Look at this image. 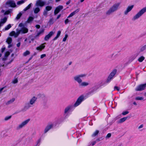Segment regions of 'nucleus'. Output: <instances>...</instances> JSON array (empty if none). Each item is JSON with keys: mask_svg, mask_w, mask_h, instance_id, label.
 Returning a JSON list of instances; mask_svg holds the SVG:
<instances>
[{"mask_svg": "<svg viewBox=\"0 0 146 146\" xmlns=\"http://www.w3.org/2000/svg\"><path fill=\"white\" fill-rule=\"evenodd\" d=\"M6 42L8 44H11L12 42V38L11 37H8L7 39Z\"/></svg>", "mask_w": 146, "mask_h": 146, "instance_id": "obj_25", "label": "nucleus"}, {"mask_svg": "<svg viewBox=\"0 0 146 146\" xmlns=\"http://www.w3.org/2000/svg\"><path fill=\"white\" fill-rule=\"evenodd\" d=\"M84 99V97L83 96H80L77 100L76 102L74 104V107H76L79 106L83 101Z\"/></svg>", "mask_w": 146, "mask_h": 146, "instance_id": "obj_6", "label": "nucleus"}, {"mask_svg": "<svg viewBox=\"0 0 146 146\" xmlns=\"http://www.w3.org/2000/svg\"><path fill=\"white\" fill-rule=\"evenodd\" d=\"M145 59V58L143 56H141L138 59V60L139 62H141Z\"/></svg>", "mask_w": 146, "mask_h": 146, "instance_id": "obj_31", "label": "nucleus"}, {"mask_svg": "<svg viewBox=\"0 0 146 146\" xmlns=\"http://www.w3.org/2000/svg\"><path fill=\"white\" fill-rule=\"evenodd\" d=\"M133 104H134V105H137V104L135 102H133Z\"/></svg>", "mask_w": 146, "mask_h": 146, "instance_id": "obj_58", "label": "nucleus"}, {"mask_svg": "<svg viewBox=\"0 0 146 146\" xmlns=\"http://www.w3.org/2000/svg\"><path fill=\"white\" fill-rule=\"evenodd\" d=\"M45 43H43L41 44L39 46L37 47L36 48V49L37 50L39 51H41L45 47Z\"/></svg>", "mask_w": 146, "mask_h": 146, "instance_id": "obj_17", "label": "nucleus"}, {"mask_svg": "<svg viewBox=\"0 0 146 146\" xmlns=\"http://www.w3.org/2000/svg\"><path fill=\"white\" fill-rule=\"evenodd\" d=\"M26 0H21L17 2V4L18 5H21L24 3Z\"/></svg>", "mask_w": 146, "mask_h": 146, "instance_id": "obj_34", "label": "nucleus"}, {"mask_svg": "<svg viewBox=\"0 0 146 146\" xmlns=\"http://www.w3.org/2000/svg\"><path fill=\"white\" fill-rule=\"evenodd\" d=\"M5 47H3V48H1V52H4V51H5Z\"/></svg>", "mask_w": 146, "mask_h": 146, "instance_id": "obj_50", "label": "nucleus"}, {"mask_svg": "<svg viewBox=\"0 0 146 146\" xmlns=\"http://www.w3.org/2000/svg\"><path fill=\"white\" fill-rule=\"evenodd\" d=\"M114 89L118 91L119 90V88L117 86H115L114 87Z\"/></svg>", "mask_w": 146, "mask_h": 146, "instance_id": "obj_49", "label": "nucleus"}, {"mask_svg": "<svg viewBox=\"0 0 146 146\" xmlns=\"http://www.w3.org/2000/svg\"><path fill=\"white\" fill-rule=\"evenodd\" d=\"M18 82V80L17 79H15L12 81V83L13 84H16Z\"/></svg>", "mask_w": 146, "mask_h": 146, "instance_id": "obj_41", "label": "nucleus"}, {"mask_svg": "<svg viewBox=\"0 0 146 146\" xmlns=\"http://www.w3.org/2000/svg\"><path fill=\"white\" fill-rule=\"evenodd\" d=\"M47 10H44V12H43V15H44L46 16L47 14Z\"/></svg>", "mask_w": 146, "mask_h": 146, "instance_id": "obj_44", "label": "nucleus"}, {"mask_svg": "<svg viewBox=\"0 0 146 146\" xmlns=\"http://www.w3.org/2000/svg\"><path fill=\"white\" fill-rule=\"evenodd\" d=\"M11 116L6 117H5L4 119L5 121L8 120H9V119H11Z\"/></svg>", "mask_w": 146, "mask_h": 146, "instance_id": "obj_38", "label": "nucleus"}, {"mask_svg": "<svg viewBox=\"0 0 146 146\" xmlns=\"http://www.w3.org/2000/svg\"><path fill=\"white\" fill-rule=\"evenodd\" d=\"M36 27L37 29H39L40 27V26L39 25H36Z\"/></svg>", "mask_w": 146, "mask_h": 146, "instance_id": "obj_52", "label": "nucleus"}, {"mask_svg": "<svg viewBox=\"0 0 146 146\" xmlns=\"http://www.w3.org/2000/svg\"><path fill=\"white\" fill-rule=\"evenodd\" d=\"M135 100H145L143 96H137L135 97Z\"/></svg>", "mask_w": 146, "mask_h": 146, "instance_id": "obj_23", "label": "nucleus"}, {"mask_svg": "<svg viewBox=\"0 0 146 146\" xmlns=\"http://www.w3.org/2000/svg\"><path fill=\"white\" fill-rule=\"evenodd\" d=\"M143 127V124H141L140 126H139L138 127V129H139L141 128H142Z\"/></svg>", "mask_w": 146, "mask_h": 146, "instance_id": "obj_48", "label": "nucleus"}, {"mask_svg": "<svg viewBox=\"0 0 146 146\" xmlns=\"http://www.w3.org/2000/svg\"><path fill=\"white\" fill-rule=\"evenodd\" d=\"M6 4L12 7H15L16 6L15 3L13 1L9 0L6 2Z\"/></svg>", "mask_w": 146, "mask_h": 146, "instance_id": "obj_14", "label": "nucleus"}, {"mask_svg": "<svg viewBox=\"0 0 146 146\" xmlns=\"http://www.w3.org/2000/svg\"><path fill=\"white\" fill-rule=\"evenodd\" d=\"M15 99L14 98H12L10 100L8 101L6 103V104L7 105H9L12 104L15 101Z\"/></svg>", "mask_w": 146, "mask_h": 146, "instance_id": "obj_22", "label": "nucleus"}, {"mask_svg": "<svg viewBox=\"0 0 146 146\" xmlns=\"http://www.w3.org/2000/svg\"><path fill=\"white\" fill-rule=\"evenodd\" d=\"M111 134L110 133H108L106 136V138H109L111 137Z\"/></svg>", "mask_w": 146, "mask_h": 146, "instance_id": "obj_43", "label": "nucleus"}, {"mask_svg": "<svg viewBox=\"0 0 146 146\" xmlns=\"http://www.w3.org/2000/svg\"><path fill=\"white\" fill-rule=\"evenodd\" d=\"M32 106L29 103H27L25 104V105L23 108V110L24 111H26L29 109L30 107H31Z\"/></svg>", "mask_w": 146, "mask_h": 146, "instance_id": "obj_18", "label": "nucleus"}, {"mask_svg": "<svg viewBox=\"0 0 146 146\" xmlns=\"http://www.w3.org/2000/svg\"><path fill=\"white\" fill-rule=\"evenodd\" d=\"M99 131L98 130H96L92 134V137H94L96 136L99 133Z\"/></svg>", "mask_w": 146, "mask_h": 146, "instance_id": "obj_30", "label": "nucleus"}, {"mask_svg": "<svg viewBox=\"0 0 146 146\" xmlns=\"http://www.w3.org/2000/svg\"><path fill=\"white\" fill-rule=\"evenodd\" d=\"M19 26L20 27H22L23 26V24L22 23H20L19 25Z\"/></svg>", "mask_w": 146, "mask_h": 146, "instance_id": "obj_51", "label": "nucleus"}, {"mask_svg": "<svg viewBox=\"0 0 146 146\" xmlns=\"http://www.w3.org/2000/svg\"><path fill=\"white\" fill-rule=\"evenodd\" d=\"M10 13V11H6L5 13H4V14L6 15H8Z\"/></svg>", "mask_w": 146, "mask_h": 146, "instance_id": "obj_47", "label": "nucleus"}, {"mask_svg": "<svg viewBox=\"0 0 146 146\" xmlns=\"http://www.w3.org/2000/svg\"><path fill=\"white\" fill-rule=\"evenodd\" d=\"M68 36V35L67 34H66L64 37L63 38V41L65 42L66 41Z\"/></svg>", "mask_w": 146, "mask_h": 146, "instance_id": "obj_39", "label": "nucleus"}, {"mask_svg": "<svg viewBox=\"0 0 146 146\" xmlns=\"http://www.w3.org/2000/svg\"><path fill=\"white\" fill-rule=\"evenodd\" d=\"M127 117H123L121 118L119 120V122L122 123L124 122L127 119Z\"/></svg>", "mask_w": 146, "mask_h": 146, "instance_id": "obj_26", "label": "nucleus"}, {"mask_svg": "<svg viewBox=\"0 0 146 146\" xmlns=\"http://www.w3.org/2000/svg\"><path fill=\"white\" fill-rule=\"evenodd\" d=\"M37 100V98L35 96L32 97L30 100L29 103L32 106L35 103Z\"/></svg>", "mask_w": 146, "mask_h": 146, "instance_id": "obj_10", "label": "nucleus"}, {"mask_svg": "<svg viewBox=\"0 0 146 146\" xmlns=\"http://www.w3.org/2000/svg\"><path fill=\"white\" fill-rule=\"evenodd\" d=\"M146 49V44L142 46L140 49V51L143 52Z\"/></svg>", "mask_w": 146, "mask_h": 146, "instance_id": "obj_27", "label": "nucleus"}, {"mask_svg": "<svg viewBox=\"0 0 146 146\" xmlns=\"http://www.w3.org/2000/svg\"><path fill=\"white\" fill-rule=\"evenodd\" d=\"M146 12V7L142 9L136 14L133 17L132 20L135 21L138 19Z\"/></svg>", "mask_w": 146, "mask_h": 146, "instance_id": "obj_4", "label": "nucleus"}, {"mask_svg": "<svg viewBox=\"0 0 146 146\" xmlns=\"http://www.w3.org/2000/svg\"><path fill=\"white\" fill-rule=\"evenodd\" d=\"M136 57H133V59H132V61L133 60H134L135 58Z\"/></svg>", "mask_w": 146, "mask_h": 146, "instance_id": "obj_59", "label": "nucleus"}, {"mask_svg": "<svg viewBox=\"0 0 146 146\" xmlns=\"http://www.w3.org/2000/svg\"><path fill=\"white\" fill-rule=\"evenodd\" d=\"M44 30L43 29L41 30L37 34V36H39L40 34L44 32Z\"/></svg>", "mask_w": 146, "mask_h": 146, "instance_id": "obj_37", "label": "nucleus"}, {"mask_svg": "<svg viewBox=\"0 0 146 146\" xmlns=\"http://www.w3.org/2000/svg\"><path fill=\"white\" fill-rule=\"evenodd\" d=\"M60 0H56V2H58Z\"/></svg>", "mask_w": 146, "mask_h": 146, "instance_id": "obj_61", "label": "nucleus"}, {"mask_svg": "<svg viewBox=\"0 0 146 146\" xmlns=\"http://www.w3.org/2000/svg\"><path fill=\"white\" fill-rule=\"evenodd\" d=\"M22 15V13H19L17 15V16L16 18V19L17 20H18L20 19V17H21Z\"/></svg>", "mask_w": 146, "mask_h": 146, "instance_id": "obj_36", "label": "nucleus"}, {"mask_svg": "<svg viewBox=\"0 0 146 146\" xmlns=\"http://www.w3.org/2000/svg\"><path fill=\"white\" fill-rule=\"evenodd\" d=\"M53 124L54 123H49L44 129V133H46L51 129L53 127Z\"/></svg>", "mask_w": 146, "mask_h": 146, "instance_id": "obj_9", "label": "nucleus"}, {"mask_svg": "<svg viewBox=\"0 0 146 146\" xmlns=\"http://www.w3.org/2000/svg\"><path fill=\"white\" fill-rule=\"evenodd\" d=\"M146 87V83L144 84L140 85L137 86L135 90L136 91H142Z\"/></svg>", "mask_w": 146, "mask_h": 146, "instance_id": "obj_7", "label": "nucleus"}, {"mask_svg": "<svg viewBox=\"0 0 146 146\" xmlns=\"http://www.w3.org/2000/svg\"><path fill=\"white\" fill-rule=\"evenodd\" d=\"M20 42H19L17 44V46L18 47H19L20 46Z\"/></svg>", "mask_w": 146, "mask_h": 146, "instance_id": "obj_53", "label": "nucleus"}, {"mask_svg": "<svg viewBox=\"0 0 146 146\" xmlns=\"http://www.w3.org/2000/svg\"><path fill=\"white\" fill-rule=\"evenodd\" d=\"M7 20V18L6 17H5L3 19H1L0 21V25L2 26L3 24L5 23Z\"/></svg>", "mask_w": 146, "mask_h": 146, "instance_id": "obj_19", "label": "nucleus"}, {"mask_svg": "<svg viewBox=\"0 0 146 146\" xmlns=\"http://www.w3.org/2000/svg\"><path fill=\"white\" fill-rule=\"evenodd\" d=\"M44 4L45 2L44 1L41 0H37L36 1L35 5L36 6L42 7Z\"/></svg>", "mask_w": 146, "mask_h": 146, "instance_id": "obj_12", "label": "nucleus"}, {"mask_svg": "<svg viewBox=\"0 0 146 146\" xmlns=\"http://www.w3.org/2000/svg\"><path fill=\"white\" fill-rule=\"evenodd\" d=\"M60 16H61L60 14L58 15L57 17V19H58L60 17Z\"/></svg>", "mask_w": 146, "mask_h": 146, "instance_id": "obj_55", "label": "nucleus"}, {"mask_svg": "<svg viewBox=\"0 0 146 146\" xmlns=\"http://www.w3.org/2000/svg\"><path fill=\"white\" fill-rule=\"evenodd\" d=\"M69 22V21L68 19H66L65 21V23L66 24H67Z\"/></svg>", "mask_w": 146, "mask_h": 146, "instance_id": "obj_45", "label": "nucleus"}, {"mask_svg": "<svg viewBox=\"0 0 146 146\" xmlns=\"http://www.w3.org/2000/svg\"><path fill=\"white\" fill-rule=\"evenodd\" d=\"M28 32V29L27 28L25 27H23L21 30L16 33L14 31L11 32L10 33V35L11 36H14L15 37H16L20 33L25 34L27 33Z\"/></svg>", "mask_w": 146, "mask_h": 146, "instance_id": "obj_2", "label": "nucleus"}, {"mask_svg": "<svg viewBox=\"0 0 146 146\" xmlns=\"http://www.w3.org/2000/svg\"><path fill=\"white\" fill-rule=\"evenodd\" d=\"M40 11L39 8L38 7L35 8L34 10V12L35 13H38Z\"/></svg>", "mask_w": 146, "mask_h": 146, "instance_id": "obj_32", "label": "nucleus"}, {"mask_svg": "<svg viewBox=\"0 0 146 146\" xmlns=\"http://www.w3.org/2000/svg\"><path fill=\"white\" fill-rule=\"evenodd\" d=\"M84 0H80V1L81 2H83L84 1Z\"/></svg>", "mask_w": 146, "mask_h": 146, "instance_id": "obj_60", "label": "nucleus"}, {"mask_svg": "<svg viewBox=\"0 0 146 146\" xmlns=\"http://www.w3.org/2000/svg\"><path fill=\"white\" fill-rule=\"evenodd\" d=\"M120 5V3H117L113 5L106 12L107 15H109L112 13L117 11L119 8Z\"/></svg>", "mask_w": 146, "mask_h": 146, "instance_id": "obj_3", "label": "nucleus"}, {"mask_svg": "<svg viewBox=\"0 0 146 146\" xmlns=\"http://www.w3.org/2000/svg\"><path fill=\"white\" fill-rule=\"evenodd\" d=\"M34 19V18L32 17H30L28 18L27 22L28 23H30L31 22H32Z\"/></svg>", "mask_w": 146, "mask_h": 146, "instance_id": "obj_28", "label": "nucleus"}, {"mask_svg": "<svg viewBox=\"0 0 146 146\" xmlns=\"http://www.w3.org/2000/svg\"><path fill=\"white\" fill-rule=\"evenodd\" d=\"M25 41H27V42L29 43H31V41L30 40L29 38H26L25 39Z\"/></svg>", "mask_w": 146, "mask_h": 146, "instance_id": "obj_42", "label": "nucleus"}, {"mask_svg": "<svg viewBox=\"0 0 146 146\" xmlns=\"http://www.w3.org/2000/svg\"><path fill=\"white\" fill-rule=\"evenodd\" d=\"M72 107L71 105H69L66 107L64 109V113L65 114H67L71 110Z\"/></svg>", "mask_w": 146, "mask_h": 146, "instance_id": "obj_16", "label": "nucleus"}, {"mask_svg": "<svg viewBox=\"0 0 146 146\" xmlns=\"http://www.w3.org/2000/svg\"><path fill=\"white\" fill-rule=\"evenodd\" d=\"M54 33V32L52 31L50 32L48 34L45 36L44 38V40L46 41L48 40Z\"/></svg>", "mask_w": 146, "mask_h": 146, "instance_id": "obj_13", "label": "nucleus"}, {"mask_svg": "<svg viewBox=\"0 0 146 146\" xmlns=\"http://www.w3.org/2000/svg\"><path fill=\"white\" fill-rule=\"evenodd\" d=\"M129 112V111H123L122 114L123 115H125L128 114Z\"/></svg>", "mask_w": 146, "mask_h": 146, "instance_id": "obj_40", "label": "nucleus"}, {"mask_svg": "<svg viewBox=\"0 0 146 146\" xmlns=\"http://www.w3.org/2000/svg\"><path fill=\"white\" fill-rule=\"evenodd\" d=\"M30 120V119H28L23 121L21 123L18 125L16 127V129L17 130H19L28 124Z\"/></svg>", "mask_w": 146, "mask_h": 146, "instance_id": "obj_5", "label": "nucleus"}, {"mask_svg": "<svg viewBox=\"0 0 146 146\" xmlns=\"http://www.w3.org/2000/svg\"><path fill=\"white\" fill-rule=\"evenodd\" d=\"M63 8V7L61 5H59L56 7L54 11V15H56L58 14Z\"/></svg>", "mask_w": 146, "mask_h": 146, "instance_id": "obj_15", "label": "nucleus"}, {"mask_svg": "<svg viewBox=\"0 0 146 146\" xmlns=\"http://www.w3.org/2000/svg\"><path fill=\"white\" fill-rule=\"evenodd\" d=\"M32 5V3H30L24 9V11H26L29 9H30Z\"/></svg>", "mask_w": 146, "mask_h": 146, "instance_id": "obj_29", "label": "nucleus"}, {"mask_svg": "<svg viewBox=\"0 0 146 146\" xmlns=\"http://www.w3.org/2000/svg\"><path fill=\"white\" fill-rule=\"evenodd\" d=\"M11 27V24H9L7 26H6L5 29H3V30L4 31H5L6 30H7L10 29Z\"/></svg>", "mask_w": 146, "mask_h": 146, "instance_id": "obj_24", "label": "nucleus"}, {"mask_svg": "<svg viewBox=\"0 0 146 146\" xmlns=\"http://www.w3.org/2000/svg\"><path fill=\"white\" fill-rule=\"evenodd\" d=\"M46 56V55L45 54H42L40 56V58L42 59V58H43L44 57H45Z\"/></svg>", "mask_w": 146, "mask_h": 146, "instance_id": "obj_46", "label": "nucleus"}, {"mask_svg": "<svg viewBox=\"0 0 146 146\" xmlns=\"http://www.w3.org/2000/svg\"><path fill=\"white\" fill-rule=\"evenodd\" d=\"M71 64H72V62H70L69 63V65H71Z\"/></svg>", "mask_w": 146, "mask_h": 146, "instance_id": "obj_62", "label": "nucleus"}, {"mask_svg": "<svg viewBox=\"0 0 146 146\" xmlns=\"http://www.w3.org/2000/svg\"><path fill=\"white\" fill-rule=\"evenodd\" d=\"M61 33V31H58L57 33L56 36L53 39V40H56L60 36Z\"/></svg>", "mask_w": 146, "mask_h": 146, "instance_id": "obj_21", "label": "nucleus"}, {"mask_svg": "<svg viewBox=\"0 0 146 146\" xmlns=\"http://www.w3.org/2000/svg\"><path fill=\"white\" fill-rule=\"evenodd\" d=\"M96 141H94L93 142V143H92V146H93L96 143Z\"/></svg>", "mask_w": 146, "mask_h": 146, "instance_id": "obj_54", "label": "nucleus"}, {"mask_svg": "<svg viewBox=\"0 0 146 146\" xmlns=\"http://www.w3.org/2000/svg\"><path fill=\"white\" fill-rule=\"evenodd\" d=\"M3 88H3L0 89V93H1V92H2V90H3Z\"/></svg>", "mask_w": 146, "mask_h": 146, "instance_id": "obj_56", "label": "nucleus"}, {"mask_svg": "<svg viewBox=\"0 0 146 146\" xmlns=\"http://www.w3.org/2000/svg\"><path fill=\"white\" fill-rule=\"evenodd\" d=\"M69 4V3L67 2L66 3V4L68 5Z\"/></svg>", "mask_w": 146, "mask_h": 146, "instance_id": "obj_63", "label": "nucleus"}, {"mask_svg": "<svg viewBox=\"0 0 146 146\" xmlns=\"http://www.w3.org/2000/svg\"><path fill=\"white\" fill-rule=\"evenodd\" d=\"M79 11V9H78L74 11V12L71 13L70 15L68 16V18H70V17L72 16H73L76 13L78 12Z\"/></svg>", "mask_w": 146, "mask_h": 146, "instance_id": "obj_20", "label": "nucleus"}, {"mask_svg": "<svg viewBox=\"0 0 146 146\" xmlns=\"http://www.w3.org/2000/svg\"><path fill=\"white\" fill-rule=\"evenodd\" d=\"M116 72V71L115 70H113L112 72H111L107 80V82H110V81L113 78L115 75Z\"/></svg>", "mask_w": 146, "mask_h": 146, "instance_id": "obj_8", "label": "nucleus"}, {"mask_svg": "<svg viewBox=\"0 0 146 146\" xmlns=\"http://www.w3.org/2000/svg\"><path fill=\"white\" fill-rule=\"evenodd\" d=\"M134 7L133 5H131V6H128L126 10L124 11V14L125 15H127L129 12H130L133 8Z\"/></svg>", "mask_w": 146, "mask_h": 146, "instance_id": "obj_11", "label": "nucleus"}, {"mask_svg": "<svg viewBox=\"0 0 146 146\" xmlns=\"http://www.w3.org/2000/svg\"><path fill=\"white\" fill-rule=\"evenodd\" d=\"M145 95H146V92H145Z\"/></svg>", "mask_w": 146, "mask_h": 146, "instance_id": "obj_64", "label": "nucleus"}, {"mask_svg": "<svg viewBox=\"0 0 146 146\" xmlns=\"http://www.w3.org/2000/svg\"><path fill=\"white\" fill-rule=\"evenodd\" d=\"M52 9V7L50 6H47L46 7L45 10H47V11H49L50 10Z\"/></svg>", "mask_w": 146, "mask_h": 146, "instance_id": "obj_35", "label": "nucleus"}, {"mask_svg": "<svg viewBox=\"0 0 146 146\" xmlns=\"http://www.w3.org/2000/svg\"><path fill=\"white\" fill-rule=\"evenodd\" d=\"M86 74H81L75 76L74 77V80L77 82L79 86L81 87H85L88 86L89 84L88 82H82L81 78L85 77L86 76Z\"/></svg>", "mask_w": 146, "mask_h": 146, "instance_id": "obj_1", "label": "nucleus"}, {"mask_svg": "<svg viewBox=\"0 0 146 146\" xmlns=\"http://www.w3.org/2000/svg\"><path fill=\"white\" fill-rule=\"evenodd\" d=\"M30 54V52L28 50H27L26 51L24 52L23 55L24 56H26L29 55Z\"/></svg>", "mask_w": 146, "mask_h": 146, "instance_id": "obj_33", "label": "nucleus"}, {"mask_svg": "<svg viewBox=\"0 0 146 146\" xmlns=\"http://www.w3.org/2000/svg\"><path fill=\"white\" fill-rule=\"evenodd\" d=\"M12 45L11 44H9V46H8V47L9 48H10L12 46Z\"/></svg>", "mask_w": 146, "mask_h": 146, "instance_id": "obj_57", "label": "nucleus"}]
</instances>
